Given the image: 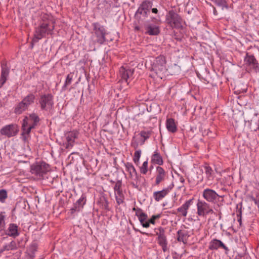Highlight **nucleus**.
I'll list each match as a JSON object with an SVG mask.
<instances>
[{"label": "nucleus", "instance_id": "nucleus-1", "mask_svg": "<svg viewBox=\"0 0 259 259\" xmlns=\"http://www.w3.org/2000/svg\"><path fill=\"white\" fill-rule=\"evenodd\" d=\"M54 27L52 21L49 20L47 15H44L42 17V21L40 22L39 26L35 28L32 42L36 43L47 35H52Z\"/></svg>", "mask_w": 259, "mask_h": 259}, {"label": "nucleus", "instance_id": "nucleus-2", "mask_svg": "<svg viewBox=\"0 0 259 259\" xmlns=\"http://www.w3.org/2000/svg\"><path fill=\"white\" fill-rule=\"evenodd\" d=\"M50 168L49 165L45 162H36L31 166V172L39 179H48V173Z\"/></svg>", "mask_w": 259, "mask_h": 259}, {"label": "nucleus", "instance_id": "nucleus-3", "mask_svg": "<svg viewBox=\"0 0 259 259\" xmlns=\"http://www.w3.org/2000/svg\"><path fill=\"white\" fill-rule=\"evenodd\" d=\"M166 24L171 28H180L183 27L182 17L174 10L168 11L165 16Z\"/></svg>", "mask_w": 259, "mask_h": 259}, {"label": "nucleus", "instance_id": "nucleus-4", "mask_svg": "<svg viewBox=\"0 0 259 259\" xmlns=\"http://www.w3.org/2000/svg\"><path fill=\"white\" fill-rule=\"evenodd\" d=\"M165 64V57L163 56H159L155 59L152 66V71L160 79H162L165 76L167 70Z\"/></svg>", "mask_w": 259, "mask_h": 259}, {"label": "nucleus", "instance_id": "nucleus-5", "mask_svg": "<svg viewBox=\"0 0 259 259\" xmlns=\"http://www.w3.org/2000/svg\"><path fill=\"white\" fill-rule=\"evenodd\" d=\"M53 96L51 94H44L40 96L39 103L42 110L50 111L54 108Z\"/></svg>", "mask_w": 259, "mask_h": 259}, {"label": "nucleus", "instance_id": "nucleus-6", "mask_svg": "<svg viewBox=\"0 0 259 259\" xmlns=\"http://www.w3.org/2000/svg\"><path fill=\"white\" fill-rule=\"evenodd\" d=\"M94 31L97 37L96 41L102 44L105 41L106 30L103 26L98 23L93 24Z\"/></svg>", "mask_w": 259, "mask_h": 259}, {"label": "nucleus", "instance_id": "nucleus-7", "mask_svg": "<svg viewBox=\"0 0 259 259\" xmlns=\"http://www.w3.org/2000/svg\"><path fill=\"white\" fill-rule=\"evenodd\" d=\"M19 131L18 126L16 124H11L4 126L0 131L2 135L9 138L16 136Z\"/></svg>", "mask_w": 259, "mask_h": 259}, {"label": "nucleus", "instance_id": "nucleus-8", "mask_svg": "<svg viewBox=\"0 0 259 259\" xmlns=\"http://www.w3.org/2000/svg\"><path fill=\"white\" fill-rule=\"evenodd\" d=\"M244 62L247 67L254 70L255 72L259 71L258 63L254 56L247 53L244 58Z\"/></svg>", "mask_w": 259, "mask_h": 259}, {"label": "nucleus", "instance_id": "nucleus-9", "mask_svg": "<svg viewBox=\"0 0 259 259\" xmlns=\"http://www.w3.org/2000/svg\"><path fill=\"white\" fill-rule=\"evenodd\" d=\"M34 128H35L34 125H32L31 124H29L28 117L26 116L23 120V123L22 126V136L23 140L24 141L27 140L31 130Z\"/></svg>", "mask_w": 259, "mask_h": 259}, {"label": "nucleus", "instance_id": "nucleus-10", "mask_svg": "<svg viewBox=\"0 0 259 259\" xmlns=\"http://www.w3.org/2000/svg\"><path fill=\"white\" fill-rule=\"evenodd\" d=\"M202 196L207 202L210 203H214L218 197H221L214 190L209 188L203 190Z\"/></svg>", "mask_w": 259, "mask_h": 259}, {"label": "nucleus", "instance_id": "nucleus-11", "mask_svg": "<svg viewBox=\"0 0 259 259\" xmlns=\"http://www.w3.org/2000/svg\"><path fill=\"white\" fill-rule=\"evenodd\" d=\"M152 6V3L150 0H145L143 2L137 11V14H140L146 17L150 12Z\"/></svg>", "mask_w": 259, "mask_h": 259}, {"label": "nucleus", "instance_id": "nucleus-12", "mask_svg": "<svg viewBox=\"0 0 259 259\" xmlns=\"http://www.w3.org/2000/svg\"><path fill=\"white\" fill-rule=\"evenodd\" d=\"M7 235L15 238L19 235L18 232V226L17 224L14 223H11L9 225L8 228L7 230L5 229L3 233H2V235Z\"/></svg>", "mask_w": 259, "mask_h": 259}, {"label": "nucleus", "instance_id": "nucleus-13", "mask_svg": "<svg viewBox=\"0 0 259 259\" xmlns=\"http://www.w3.org/2000/svg\"><path fill=\"white\" fill-rule=\"evenodd\" d=\"M197 214L200 217H206L209 204L207 202L198 200L197 203Z\"/></svg>", "mask_w": 259, "mask_h": 259}, {"label": "nucleus", "instance_id": "nucleus-14", "mask_svg": "<svg viewBox=\"0 0 259 259\" xmlns=\"http://www.w3.org/2000/svg\"><path fill=\"white\" fill-rule=\"evenodd\" d=\"M1 75L0 77V88L6 82L9 74V68L4 61L1 63Z\"/></svg>", "mask_w": 259, "mask_h": 259}, {"label": "nucleus", "instance_id": "nucleus-15", "mask_svg": "<svg viewBox=\"0 0 259 259\" xmlns=\"http://www.w3.org/2000/svg\"><path fill=\"white\" fill-rule=\"evenodd\" d=\"M174 185L162 189L161 191H156L153 193V198L156 201H159L164 198L173 188Z\"/></svg>", "mask_w": 259, "mask_h": 259}, {"label": "nucleus", "instance_id": "nucleus-16", "mask_svg": "<svg viewBox=\"0 0 259 259\" xmlns=\"http://www.w3.org/2000/svg\"><path fill=\"white\" fill-rule=\"evenodd\" d=\"M193 199L187 200L181 207L177 208V210L180 213V215L186 217L187 215L188 210L193 203Z\"/></svg>", "mask_w": 259, "mask_h": 259}, {"label": "nucleus", "instance_id": "nucleus-17", "mask_svg": "<svg viewBox=\"0 0 259 259\" xmlns=\"http://www.w3.org/2000/svg\"><path fill=\"white\" fill-rule=\"evenodd\" d=\"M145 33L150 35H157L160 33L159 26L156 25L148 23L145 26Z\"/></svg>", "mask_w": 259, "mask_h": 259}, {"label": "nucleus", "instance_id": "nucleus-18", "mask_svg": "<svg viewBox=\"0 0 259 259\" xmlns=\"http://www.w3.org/2000/svg\"><path fill=\"white\" fill-rule=\"evenodd\" d=\"M133 70L130 69H126L123 67H121L119 70L121 80L124 81L127 84L128 83L127 79L133 75Z\"/></svg>", "mask_w": 259, "mask_h": 259}, {"label": "nucleus", "instance_id": "nucleus-19", "mask_svg": "<svg viewBox=\"0 0 259 259\" xmlns=\"http://www.w3.org/2000/svg\"><path fill=\"white\" fill-rule=\"evenodd\" d=\"M156 172L155 185L158 186L164 180L166 174L164 169L159 166L156 167Z\"/></svg>", "mask_w": 259, "mask_h": 259}, {"label": "nucleus", "instance_id": "nucleus-20", "mask_svg": "<svg viewBox=\"0 0 259 259\" xmlns=\"http://www.w3.org/2000/svg\"><path fill=\"white\" fill-rule=\"evenodd\" d=\"M219 247H222L226 250H228V247L220 240L217 239H212L209 243V249L210 250H216Z\"/></svg>", "mask_w": 259, "mask_h": 259}, {"label": "nucleus", "instance_id": "nucleus-21", "mask_svg": "<svg viewBox=\"0 0 259 259\" xmlns=\"http://www.w3.org/2000/svg\"><path fill=\"white\" fill-rule=\"evenodd\" d=\"M77 136L78 133L76 131H72L69 132L67 134L66 137V139L67 141V144L66 146L67 148L72 147L73 146L74 141L77 138Z\"/></svg>", "mask_w": 259, "mask_h": 259}, {"label": "nucleus", "instance_id": "nucleus-22", "mask_svg": "<svg viewBox=\"0 0 259 259\" xmlns=\"http://www.w3.org/2000/svg\"><path fill=\"white\" fill-rule=\"evenodd\" d=\"M166 127L168 132L172 133L176 132L177 131L175 120L172 118H168L166 120Z\"/></svg>", "mask_w": 259, "mask_h": 259}, {"label": "nucleus", "instance_id": "nucleus-23", "mask_svg": "<svg viewBox=\"0 0 259 259\" xmlns=\"http://www.w3.org/2000/svg\"><path fill=\"white\" fill-rule=\"evenodd\" d=\"M35 97L33 94H29L21 101L24 105L28 108L29 106L33 104Z\"/></svg>", "mask_w": 259, "mask_h": 259}, {"label": "nucleus", "instance_id": "nucleus-24", "mask_svg": "<svg viewBox=\"0 0 259 259\" xmlns=\"http://www.w3.org/2000/svg\"><path fill=\"white\" fill-rule=\"evenodd\" d=\"M189 236L188 232L186 230H180L177 232V239L179 241L185 243Z\"/></svg>", "mask_w": 259, "mask_h": 259}, {"label": "nucleus", "instance_id": "nucleus-25", "mask_svg": "<svg viewBox=\"0 0 259 259\" xmlns=\"http://www.w3.org/2000/svg\"><path fill=\"white\" fill-rule=\"evenodd\" d=\"M204 169L207 180H212L214 177V173L211 167L208 165H205L204 166Z\"/></svg>", "mask_w": 259, "mask_h": 259}, {"label": "nucleus", "instance_id": "nucleus-26", "mask_svg": "<svg viewBox=\"0 0 259 259\" xmlns=\"http://www.w3.org/2000/svg\"><path fill=\"white\" fill-rule=\"evenodd\" d=\"M126 170L129 172L131 178L137 177V171L134 165L130 162L125 164Z\"/></svg>", "mask_w": 259, "mask_h": 259}, {"label": "nucleus", "instance_id": "nucleus-27", "mask_svg": "<svg viewBox=\"0 0 259 259\" xmlns=\"http://www.w3.org/2000/svg\"><path fill=\"white\" fill-rule=\"evenodd\" d=\"M151 161L153 163L158 165H162L163 164L162 158L157 151L154 152V153L152 156Z\"/></svg>", "mask_w": 259, "mask_h": 259}, {"label": "nucleus", "instance_id": "nucleus-28", "mask_svg": "<svg viewBox=\"0 0 259 259\" xmlns=\"http://www.w3.org/2000/svg\"><path fill=\"white\" fill-rule=\"evenodd\" d=\"M158 243L161 246L162 250L164 252L167 250V241L166 237L161 238H157V239Z\"/></svg>", "mask_w": 259, "mask_h": 259}, {"label": "nucleus", "instance_id": "nucleus-29", "mask_svg": "<svg viewBox=\"0 0 259 259\" xmlns=\"http://www.w3.org/2000/svg\"><path fill=\"white\" fill-rule=\"evenodd\" d=\"M27 109V108L24 105V104L22 102H20L15 106L14 113L16 114H20Z\"/></svg>", "mask_w": 259, "mask_h": 259}, {"label": "nucleus", "instance_id": "nucleus-30", "mask_svg": "<svg viewBox=\"0 0 259 259\" xmlns=\"http://www.w3.org/2000/svg\"><path fill=\"white\" fill-rule=\"evenodd\" d=\"M115 196L117 203L120 204L123 202L124 195L121 189L115 191Z\"/></svg>", "mask_w": 259, "mask_h": 259}, {"label": "nucleus", "instance_id": "nucleus-31", "mask_svg": "<svg viewBox=\"0 0 259 259\" xmlns=\"http://www.w3.org/2000/svg\"><path fill=\"white\" fill-rule=\"evenodd\" d=\"M138 219L141 224L144 228H147L149 227V225L148 223V220H147L148 215H147V214H142V215L139 217Z\"/></svg>", "mask_w": 259, "mask_h": 259}, {"label": "nucleus", "instance_id": "nucleus-32", "mask_svg": "<svg viewBox=\"0 0 259 259\" xmlns=\"http://www.w3.org/2000/svg\"><path fill=\"white\" fill-rule=\"evenodd\" d=\"M28 118V121L30 120L32 122V123L31 124L32 125H34V126H36L37 123L39 121V118L37 115L36 114L33 113L29 115Z\"/></svg>", "mask_w": 259, "mask_h": 259}, {"label": "nucleus", "instance_id": "nucleus-33", "mask_svg": "<svg viewBox=\"0 0 259 259\" xmlns=\"http://www.w3.org/2000/svg\"><path fill=\"white\" fill-rule=\"evenodd\" d=\"M3 247L5 251L13 250L17 249L16 243L14 240L9 244L4 245Z\"/></svg>", "mask_w": 259, "mask_h": 259}, {"label": "nucleus", "instance_id": "nucleus-34", "mask_svg": "<svg viewBox=\"0 0 259 259\" xmlns=\"http://www.w3.org/2000/svg\"><path fill=\"white\" fill-rule=\"evenodd\" d=\"M6 216L4 214V212L0 213V232L2 233L5 231L6 228L5 223Z\"/></svg>", "mask_w": 259, "mask_h": 259}, {"label": "nucleus", "instance_id": "nucleus-35", "mask_svg": "<svg viewBox=\"0 0 259 259\" xmlns=\"http://www.w3.org/2000/svg\"><path fill=\"white\" fill-rule=\"evenodd\" d=\"M73 76V73H70L68 74L66 77L65 83L63 87V90H65L67 88V86L70 85L71 83L72 78Z\"/></svg>", "mask_w": 259, "mask_h": 259}, {"label": "nucleus", "instance_id": "nucleus-36", "mask_svg": "<svg viewBox=\"0 0 259 259\" xmlns=\"http://www.w3.org/2000/svg\"><path fill=\"white\" fill-rule=\"evenodd\" d=\"M155 232L157 236V238L165 237V230L163 228L160 227L155 229Z\"/></svg>", "mask_w": 259, "mask_h": 259}, {"label": "nucleus", "instance_id": "nucleus-37", "mask_svg": "<svg viewBox=\"0 0 259 259\" xmlns=\"http://www.w3.org/2000/svg\"><path fill=\"white\" fill-rule=\"evenodd\" d=\"M151 134V131H142L140 133V135L143 138V144L144 143L145 141L147 140Z\"/></svg>", "mask_w": 259, "mask_h": 259}, {"label": "nucleus", "instance_id": "nucleus-38", "mask_svg": "<svg viewBox=\"0 0 259 259\" xmlns=\"http://www.w3.org/2000/svg\"><path fill=\"white\" fill-rule=\"evenodd\" d=\"M141 154V150H136L134 153V156L133 157V160L134 162L138 165L139 162Z\"/></svg>", "mask_w": 259, "mask_h": 259}, {"label": "nucleus", "instance_id": "nucleus-39", "mask_svg": "<svg viewBox=\"0 0 259 259\" xmlns=\"http://www.w3.org/2000/svg\"><path fill=\"white\" fill-rule=\"evenodd\" d=\"M161 217L160 214H158L156 215H153L151 218L148 220V223L149 224V225L150 226V224H151L152 225H155V220L159 219Z\"/></svg>", "mask_w": 259, "mask_h": 259}, {"label": "nucleus", "instance_id": "nucleus-40", "mask_svg": "<svg viewBox=\"0 0 259 259\" xmlns=\"http://www.w3.org/2000/svg\"><path fill=\"white\" fill-rule=\"evenodd\" d=\"M148 171V161H144L142 165L140 167L141 173L145 175Z\"/></svg>", "mask_w": 259, "mask_h": 259}, {"label": "nucleus", "instance_id": "nucleus-41", "mask_svg": "<svg viewBox=\"0 0 259 259\" xmlns=\"http://www.w3.org/2000/svg\"><path fill=\"white\" fill-rule=\"evenodd\" d=\"M86 197L84 194H82L80 198L77 201L76 204H78V207H82L83 205L85 203Z\"/></svg>", "mask_w": 259, "mask_h": 259}, {"label": "nucleus", "instance_id": "nucleus-42", "mask_svg": "<svg viewBox=\"0 0 259 259\" xmlns=\"http://www.w3.org/2000/svg\"><path fill=\"white\" fill-rule=\"evenodd\" d=\"M7 198V192L5 190L2 189L0 190V201L3 202Z\"/></svg>", "mask_w": 259, "mask_h": 259}, {"label": "nucleus", "instance_id": "nucleus-43", "mask_svg": "<svg viewBox=\"0 0 259 259\" xmlns=\"http://www.w3.org/2000/svg\"><path fill=\"white\" fill-rule=\"evenodd\" d=\"M37 246L36 243H32L28 248V251L34 254L37 250Z\"/></svg>", "mask_w": 259, "mask_h": 259}, {"label": "nucleus", "instance_id": "nucleus-44", "mask_svg": "<svg viewBox=\"0 0 259 259\" xmlns=\"http://www.w3.org/2000/svg\"><path fill=\"white\" fill-rule=\"evenodd\" d=\"M121 182L120 181H118L116 183V184L114 186V191L121 189Z\"/></svg>", "mask_w": 259, "mask_h": 259}, {"label": "nucleus", "instance_id": "nucleus-45", "mask_svg": "<svg viewBox=\"0 0 259 259\" xmlns=\"http://www.w3.org/2000/svg\"><path fill=\"white\" fill-rule=\"evenodd\" d=\"M143 210L141 208H137V211L136 212V215L139 218L142 215V214H145Z\"/></svg>", "mask_w": 259, "mask_h": 259}, {"label": "nucleus", "instance_id": "nucleus-46", "mask_svg": "<svg viewBox=\"0 0 259 259\" xmlns=\"http://www.w3.org/2000/svg\"><path fill=\"white\" fill-rule=\"evenodd\" d=\"M102 206L105 209L109 210L108 202L106 200H105V202L103 203Z\"/></svg>", "mask_w": 259, "mask_h": 259}, {"label": "nucleus", "instance_id": "nucleus-47", "mask_svg": "<svg viewBox=\"0 0 259 259\" xmlns=\"http://www.w3.org/2000/svg\"><path fill=\"white\" fill-rule=\"evenodd\" d=\"M180 182L181 183V185L179 186V188H181V187L184 186V183L185 182V179L183 177H181L180 178Z\"/></svg>", "mask_w": 259, "mask_h": 259}, {"label": "nucleus", "instance_id": "nucleus-48", "mask_svg": "<svg viewBox=\"0 0 259 259\" xmlns=\"http://www.w3.org/2000/svg\"><path fill=\"white\" fill-rule=\"evenodd\" d=\"M214 213V211L209 205L208 207V208L207 209V214H208L209 213Z\"/></svg>", "mask_w": 259, "mask_h": 259}, {"label": "nucleus", "instance_id": "nucleus-49", "mask_svg": "<svg viewBox=\"0 0 259 259\" xmlns=\"http://www.w3.org/2000/svg\"><path fill=\"white\" fill-rule=\"evenodd\" d=\"M252 200L254 201V202L256 204H258L259 203V200H256V199H255L254 198H252Z\"/></svg>", "mask_w": 259, "mask_h": 259}, {"label": "nucleus", "instance_id": "nucleus-50", "mask_svg": "<svg viewBox=\"0 0 259 259\" xmlns=\"http://www.w3.org/2000/svg\"><path fill=\"white\" fill-rule=\"evenodd\" d=\"M152 12L153 13L157 14L158 12V10L156 8H153L152 9Z\"/></svg>", "mask_w": 259, "mask_h": 259}, {"label": "nucleus", "instance_id": "nucleus-51", "mask_svg": "<svg viewBox=\"0 0 259 259\" xmlns=\"http://www.w3.org/2000/svg\"><path fill=\"white\" fill-rule=\"evenodd\" d=\"M257 127H256L255 129H254V130L255 131H256L257 130H258V131H259V120H258V121H257Z\"/></svg>", "mask_w": 259, "mask_h": 259}, {"label": "nucleus", "instance_id": "nucleus-52", "mask_svg": "<svg viewBox=\"0 0 259 259\" xmlns=\"http://www.w3.org/2000/svg\"><path fill=\"white\" fill-rule=\"evenodd\" d=\"M137 208H136L135 207H134V208H133V211H136V212L137 211Z\"/></svg>", "mask_w": 259, "mask_h": 259}, {"label": "nucleus", "instance_id": "nucleus-53", "mask_svg": "<svg viewBox=\"0 0 259 259\" xmlns=\"http://www.w3.org/2000/svg\"><path fill=\"white\" fill-rule=\"evenodd\" d=\"M238 221L240 222V224H241V217L240 218V219L238 220Z\"/></svg>", "mask_w": 259, "mask_h": 259}, {"label": "nucleus", "instance_id": "nucleus-54", "mask_svg": "<svg viewBox=\"0 0 259 259\" xmlns=\"http://www.w3.org/2000/svg\"><path fill=\"white\" fill-rule=\"evenodd\" d=\"M50 182L51 183H52V182H53V180H51L50 181Z\"/></svg>", "mask_w": 259, "mask_h": 259}, {"label": "nucleus", "instance_id": "nucleus-55", "mask_svg": "<svg viewBox=\"0 0 259 259\" xmlns=\"http://www.w3.org/2000/svg\"><path fill=\"white\" fill-rule=\"evenodd\" d=\"M143 234L148 235V234H147V233H143Z\"/></svg>", "mask_w": 259, "mask_h": 259}]
</instances>
